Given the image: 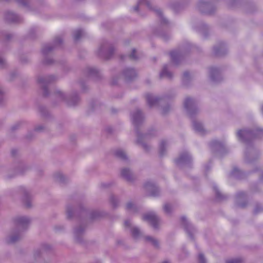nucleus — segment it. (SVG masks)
<instances>
[{
	"label": "nucleus",
	"mask_w": 263,
	"mask_h": 263,
	"mask_svg": "<svg viewBox=\"0 0 263 263\" xmlns=\"http://www.w3.org/2000/svg\"><path fill=\"white\" fill-rule=\"evenodd\" d=\"M30 222L28 217L24 216L16 217L14 220V228L6 238L8 243H14L22 237V232L25 231Z\"/></svg>",
	"instance_id": "nucleus-1"
},
{
	"label": "nucleus",
	"mask_w": 263,
	"mask_h": 263,
	"mask_svg": "<svg viewBox=\"0 0 263 263\" xmlns=\"http://www.w3.org/2000/svg\"><path fill=\"white\" fill-rule=\"evenodd\" d=\"M55 77L53 76H39L37 78V82L39 86L41 87L42 94L44 96H47L48 94L47 90L48 85L54 81Z\"/></svg>",
	"instance_id": "nucleus-2"
},
{
	"label": "nucleus",
	"mask_w": 263,
	"mask_h": 263,
	"mask_svg": "<svg viewBox=\"0 0 263 263\" xmlns=\"http://www.w3.org/2000/svg\"><path fill=\"white\" fill-rule=\"evenodd\" d=\"M143 219L149 222L155 228L157 227L159 222V218L154 212H149L144 214Z\"/></svg>",
	"instance_id": "nucleus-3"
},
{
	"label": "nucleus",
	"mask_w": 263,
	"mask_h": 263,
	"mask_svg": "<svg viewBox=\"0 0 263 263\" xmlns=\"http://www.w3.org/2000/svg\"><path fill=\"white\" fill-rule=\"evenodd\" d=\"M112 53V49L109 48L107 44L101 45L98 49V54L105 59H109Z\"/></svg>",
	"instance_id": "nucleus-4"
},
{
	"label": "nucleus",
	"mask_w": 263,
	"mask_h": 263,
	"mask_svg": "<svg viewBox=\"0 0 263 263\" xmlns=\"http://www.w3.org/2000/svg\"><path fill=\"white\" fill-rule=\"evenodd\" d=\"M124 226L130 230L133 237L135 239H138L143 236L142 232L137 227H132V223L128 220L124 222Z\"/></svg>",
	"instance_id": "nucleus-5"
},
{
	"label": "nucleus",
	"mask_w": 263,
	"mask_h": 263,
	"mask_svg": "<svg viewBox=\"0 0 263 263\" xmlns=\"http://www.w3.org/2000/svg\"><path fill=\"white\" fill-rule=\"evenodd\" d=\"M184 107L189 115H192L193 112L196 110L195 101L190 98H186L184 101Z\"/></svg>",
	"instance_id": "nucleus-6"
},
{
	"label": "nucleus",
	"mask_w": 263,
	"mask_h": 263,
	"mask_svg": "<svg viewBox=\"0 0 263 263\" xmlns=\"http://www.w3.org/2000/svg\"><path fill=\"white\" fill-rule=\"evenodd\" d=\"M144 189L151 195L156 196L159 192L158 188L152 182H148L144 184Z\"/></svg>",
	"instance_id": "nucleus-7"
},
{
	"label": "nucleus",
	"mask_w": 263,
	"mask_h": 263,
	"mask_svg": "<svg viewBox=\"0 0 263 263\" xmlns=\"http://www.w3.org/2000/svg\"><path fill=\"white\" fill-rule=\"evenodd\" d=\"M253 136V133L248 130H239L237 133V137L239 140L242 141H246L248 139H250L252 138Z\"/></svg>",
	"instance_id": "nucleus-8"
},
{
	"label": "nucleus",
	"mask_w": 263,
	"mask_h": 263,
	"mask_svg": "<svg viewBox=\"0 0 263 263\" xmlns=\"http://www.w3.org/2000/svg\"><path fill=\"white\" fill-rule=\"evenodd\" d=\"M143 115L139 110H136L132 115L133 123L135 125H137L141 123L143 120Z\"/></svg>",
	"instance_id": "nucleus-9"
},
{
	"label": "nucleus",
	"mask_w": 263,
	"mask_h": 263,
	"mask_svg": "<svg viewBox=\"0 0 263 263\" xmlns=\"http://www.w3.org/2000/svg\"><path fill=\"white\" fill-rule=\"evenodd\" d=\"M211 7L210 4L203 1H200L198 4L199 10L203 13H210Z\"/></svg>",
	"instance_id": "nucleus-10"
},
{
	"label": "nucleus",
	"mask_w": 263,
	"mask_h": 263,
	"mask_svg": "<svg viewBox=\"0 0 263 263\" xmlns=\"http://www.w3.org/2000/svg\"><path fill=\"white\" fill-rule=\"evenodd\" d=\"M191 159V158L190 156L187 153H185L181 155L176 161L177 164H181L189 162Z\"/></svg>",
	"instance_id": "nucleus-11"
},
{
	"label": "nucleus",
	"mask_w": 263,
	"mask_h": 263,
	"mask_svg": "<svg viewBox=\"0 0 263 263\" xmlns=\"http://www.w3.org/2000/svg\"><path fill=\"white\" fill-rule=\"evenodd\" d=\"M121 175L128 181H132L134 179L133 174L129 168H123L121 171Z\"/></svg>",
	"instance_id": "nucleus-12"
},
{
	"label": "nucleus",
	"mask_w": 263,
	"mask_h": 263,
	"mask_svg": "<svg viewBox=\"0 0 263 263\" xmlns=\"http://www.w3.org/2000/svg\"><path fill=\"white\" fill-rule=\"evenodd\" d=\"M143 239L146 242L152 245L155 248L159 247V241L154 237L151 236H145L143 237Z\"/></svg>",
	"instance_id": "nucleus-13"
},
{
	"label": "nucleus",
	"mask_w": 263,
	"mask_h": 263,
	"mask_svg": "<svg viewBox=\"0 0 263 263\" xmlns=\"http://www.w3.org/2000/svg\"><path fill=\"white\" fill-rule=\"evenodd\" d=\"M123 74L126 79L130 80L136 77V72L133 69L128 68L124 71Z\"/></svg>",
	"instance_id": "nucleus-14"
},
{
	"label": "nucleus",
	"mask_w": 263,
	"mask_h": 263,
	"mask_svg": "<svg viewBox=\"0 0 263 263\" xmlns=\"http://www.w3.org/2000/svg\"><path fill=\"white\" fill-rule=\"evenodd\" d=\"M181 220L183 222V224L185 226V229L189 234L190 235L191 237H192V232L193 230V228L192 226L190 224V223L187 221V219L185 217H182L181 218Z\"/></svg>",
	"instance_id": "nucleus-15"
},
{
	"label": "nucleus",
	"mask_w": 263,
	"mask_h": 263,
	"mask_svg": "<svg viewBox=\"0 0 263 263\" xmlns=\"http://www.w3.org/2000/svg\"><path fill=\"white\" fill-rule=\"evenodd\" d=\"M146 100L150 106H153L158 101V98L152 95L148 94L146 95Z\"/></svg>",
	"instance_id": "nucleus-16"
},
{
	"label": "nucleus",
	"mask_w": 263,
	"mask_h": 263,
	"mask_svg": "<svg viewBox=\"0 0 263 263\" xmlns=\"http://www.w3.org/2000/svg\"><path fill=\"white\" fill-rule=\"evenodd\" d=\"M23 192H24L23 201H24V204L27 208H30L31 206V201L30 200V197L29 196V193L25 189L23 190Z\"/></svg>",
	"instance_id": "nucleus-17"
},
{
	"label": "nucleus",
	"mask_w": 263,
	"mask_h": 263,
	"mask_svg": "<svg viewBox=\"0 0 263 263\" xmlns=\"http://www.w3.org/2000/svg\"><path fill=\"white\" fill-rule=\"evenodd\" d=\"M193 126L195 130L199 132V133L203 134L205 132V130L201 124V123L197 121L193 122Z\"/></svg>",
	"instance_id": "nucleus-18"
},
{
	"label": "nucleus",
	"mask_w": 263,
	"mask_h": 263,
	"mask_svg": "<svg viewBox=\"0 0 263 263\" xmlns=\"http://www.w3.org/2000/svg\"><path fill=\"white\" fill-rule=\"evenodd\" d=\"M210 76L213 81H217L216 77L219 79L220 78V74L216 68H212L210 70Z\"/></svg>",
	"instance_id": "nucleus-19"
},
{
	"label": "nucleus",
	"mask_w": 263,
	"mask_h": 263,
	"mask_svg": "<svg viewBox=\"0 0 263 263\" xmlns=\"http://www.w3.org/2000/svg\"><path fill=\"white\" fill-rule=\"evenodd\" d=\"M160 76L161 78H166L170 79L172 77V74L171 72L168 71L166 66H164L160 74Z\"/></svg>",
	"instance_id": "nucleus-20"
},
{
	"label": "nucleus",
	"mask_w": 263,
	"mask_h": 263,
	"mask_svg": "<svg viewBox=\"0 0 263 263\" xmlns=\"http://www.w3.org/2000/svg\"><path fill=\"white\" fill-rule=\"evenodd\" d=\"M170 54L172 60L175 63H176L177 60L180 59L182 57V55L177 51H172Z\"/></svg>",
	"instance_id": "nucleus-21"
},
{
	"label": "nucleus",
	"mask_w": 263,
	"mask_h": 263,
	"mask_svg": "<svg viewBox=\"0 0 263 263\" xmlns=\"http://www.w3.org/2000/svg\"><path fill=\"white\" fill-rule=\"evenodd\" d=\"M115 155L122 159H126V155L125 153L122 149H117L115 152Z\"/></svg>",
	"instance_id": "nucleus-22"
},
{
	"label": "nucleus",
	"mask_w": 263,
	"mask_h": 263,
	"mask_svg": "<svg viewBox=\"0 0 263 263\" xmlns=\"http://www.w3.org/2000/svg\"><path fill=\"white\" fill-rule=\"evenodd\" d=\"M146 5L147 7H149L150 3L147 0H141L139 2L138 5L134 8V10L135 11H138V8L139 6Z\"/></svg>",
	"instance_id": "nucleus-23"
},
{
	"label": "nucleus",
	"mask_w": 263,
	"mask_h": 263,
	"mask_svg": "<svg viewBox=\"0 0 263 263\" xmlns=\"http://www.w3.org/2000/svg\"><path fill=\"white\" fill-rule=\"evenodd\" d=\"M84 35V32L82 30H77L73 33L74 39L77 41L80 39Z\"/></svg>",
	"instance_id": "nucleus-24"
},
{
	"label": "nucleus",
	"mask_w": 263,
	"mask_h": 263,
	"mask_svg": "<svg viewBox=\"0 0 263 263\" xmlns=\"http://www.w3.org/2000/svg\"><path fill=\"white\" fill-rule=\"evenodd\" d=\"M155 12L157 15L159 17L161 23L166 24L167 23V21L163 16L162 13L160 10H156Z\"/></svg>",
	"instance_id": "nucleus-25"
},
{
	"label": "nucleus",
	"mask_w": 263,
	"mask_h": 263,
	"mask_svg": "<svg viewBox=\"0 0 263 263\" xmlns=\"http://www.w3.org/2000/svg\"><path fill=\"white\" fill-rule=\"evenodd\" d=\"M126 210L129 212H135L136 211V206L132 202H128L126 205Z\"/></svg>",
	"instance_id": "nucleus-26"
},
{
	"label": "nucleus",
	"mask_w": 263,
	"mask_h": 263,
	"mask_svg": "<svg viewBox=\"0 0 263 263\" xmlns=\"http://www.w3.org/2000/svg\"><path fill=\"white\" fill-rule=\"evenodd\" d=\"M166 145V142L164 141H162L160 144L159 153L160 155L164 154L165 150V146Z\"/></svg>",
	"instance_id": "nucleus-27"
},
{
	"label": "nucleus",
	"mask_w": 263,
	"mask_h": 263,
	"mask_svg": "<svg viewBox=\"0 0 263 263\" xmlns=\"http://www.w3.org/2000/svg\"><path fill=\"white\" fill-rule=\"evenodd\" d=\"M53 48L52 46L50 45H46L43 48L42 52L44 54H46L48 52L51 51Z\"/></svg>",
	"instance_id": "nucleus-28"
},
{
	"label": "nucleus",
	"mask_w": 263,
	"mask_h": 263,
	"mask_svg": "<svg viewBox=\"0 0 263 263\" xmlns=\"http://www.w3.org/2000/svg\"><path fill=\"white\" fill-rule=\"evenodd\" d=\"M84 228H82V227H80V228H77L75 229L74 230V235H75V237L77 238H78V236L79 235H81L83 233V231H84Z\"/></svg>",
	"instance_id": "nucleus-29"
},
{
	"label": "nucleus",
	"mask_w": 263,
	"mask_h": 263,
	"mask_svg": "<svg viewBox=\"0 0 263 263\" xmlns=\"http://www.w3.org/2000/svg\"><path fill=\"white\" fill-rule=\"evenodd\" d=\"M164 211L166 214H170L172 209V206L169 204H165L163 206Z\"/></svg>",
	"instance_id": "nucleus-30"
},
{
	"label": "nucleus",
	"mask_w": 263,
	"mask_h": 263,
	"mask_svg": "<svg viewBox=\"0 0 263 263\" xmlns=\"http://www.w3.org/2000/svg\"><path fill=\"white\" fill-rule=\"evenodd\" d=\"M57 97L60 100H65V95L61 91H57L56 92Z\"/></svg>",
	"instance_id": "nucleus-31"
},
{
	"label": "nucleus",
	"mask_w": 263,
	"mask_h": 263,
	"mask_svg": "<svg viewBox=\"0 0 263 263\" xmlns=\"http://www.w3.org/2000/svg\"><path fill=\"white\" fill-rule=\"evenodd\" d=\"M214 190L215 192V194L216 196V197L218 199H222L223 198L222 194L220 193V192L218 191L217 187L216 186L214 187Z\"/></svg>",
	"instance_id": "nucleus-32"
},
{
	"label": "nucleus",
	"mask_w": 263,
	"mask_h": 263,
	"mask_svg": "<svg viewBox=\"0 0 263 263\" xmlns=\"http://www.w3.org/2000/svg\"><path fill=\"white\" fill-rule=\"evenodd\" d=\"M199 263H206V259H205L202 254H199L198 255Z\"/></svg>",
	"instance_id": "nucleus-33"
},
{
	"label": "nucleus",
	"mask_w": 263,
	"mask_h": 263,
	"mask_svg": "<svg viewBox=\"0 0 263 263\" xmlns=\"http://www.w3.org/2000/svg\"><path fill=\"white\" fill-rule=\"evenodd\" d=\"M110 202L113 205V206H116L117 205L118 199L116 197L114 196H111L110 197Z\"/></svg>",
	"instance_id": "nucleus-34"
},
{
	"label": "nucleus",
	"mask_w": 263,
	"mask_h": 263,
	"mask_svg": "<svg viewBox=\"0 0 263 263\" xmlns=\"http://www.w3.org/2000/svg\"><path fill=\"white\" fill-rule=\"evenodd\" d=\"M97 70L92 68H90L88 69V73L90 76L95 75L97 73Z\"/></svg>",
	"instance_id": "nucleus-35"
},
{
	"label": "nucleus",
	"mask_w": 263,
	"mask_h": 263,
	"mask_svg": "<svg viewBox=\"0 0 263 263\" xmlns=\"http://www.w3.org/2000/svg\"><path fill=\"white\" fill-rule=\"evenodd\" d=\"M190 78V73L187 72H185L183 74V80L184 82H186Z\"/></svg>",
	"instance_id": "nucleus-36"
},
{
	"label": "nucleus",
	"mask_w": 263,
	"mask_h": 263,
	"mask_svg": "<svg viewBox=\"0 0 263 263\" xmlns=\"http://www.w3.org/2000/svg\"><path fill=\"white\" fill-rule=\"evenodd\" d=\"M240 260L239 259H232L227 261V263H240Z\"/></svg>",
	"instance_id": "nucleus-37"
},
{
	"label": "nucleus",
	"mask_w": 263,
	"mask_h": 263,
	"mask_svg": "<svg viewBox=\"0 0 263 263\" xmlns=\"http://www.w3.org/2000/svg\"><path fill=\"white\" fill-rule=\"evenodd\" d=\"M136 52V51L135 49L133 50L132 53L130 54V55L129 56L130 59H133V60L137 59V57L135 55Z\"/></svg>",
	"instance_id": "nucleus-38"
},
{
	"label": "nucleus",
	"mask_w": 263,
	"mask_h": 263,
	"mask_svg": "<svg viewBox=\"0 0 263 263\" xmlns=\"http://www.w3.org/2000/svg\"><path fill=\"white\" fill-rule=\"evenodd\" d=\"M55 44L57 45H60L62 42V39L60 37H57L55 39Z\"/></svg>",
	"instance_id": "nucleus-39"
},
{
	"label": "nucleus",
	"mask_w": 263,
	"mask_h": 263,
	"mask_svg": "<svg viewBox=\"0 0 263 263\" xmlns=\"http://www.w3.org/2000/svg\"><path fill=\"white\" fill-rule=\"evenodd\" d=\"M5 65V60L0 57V68H2Z\"/></svg>",
	"instance_id": "nucleus-40"
},
{
	"label": "nucleus",
	"mask_w": 263,
	"mask_h": 263,
	"mask_svg": "<svg viewBox=\"0 0 263 263\" xmlns=\"http://www.w3.org/2000/svg\"><path fill=\"white\" fill-rule=\"evenodd\" d=\"M170 107L163 108L162 111V114H166V113H167L168 112V111L170 110Z\"/></svg>",
	"instance_id": "nucleus-41"
},
{
	"label": "nucleus",
	"mask_w": 263,
	"mask_h": 263,
	"mask_svg": "<svg viewBox=\"0 0 263 263\" xmlns=\"http://www.w3.org/2000/svg\"><path fill=\"white\" fill-rule=\"evenodd\" d=\"M141 146L146 151L149 149V146L146 143H142Z\"/></svg>",
	"instance_id": "nucleus-42"
},
{
	"label": "nucleus",
	"mask_w": 263,
	"mask_h": 263,
	"mask_svg": "<svg viewBox=\"0 0 263 263\" xmlns=\"http://www.w3.org/2000/svg\"><path fill=\"white\" fill-rule=\"evenodd\" d=\"M44 128V126L42 125H39L35 127V130L36 131H41Z\"/></svg>",
	"instance_id": "nucleus-43"
},
{
	"label": "nucleus",
	"mask_w": 263,
	"mask_h": 263,
	"mask_svg": "<svg viewBox=\"0 0 263 263\" xmlns=\"http://www.w3.org/2000/svg\"><path fill=\"white\" fill-rule=\"evenodd\" d=\"M64 177L62 175H59V176L57 178V179L60 181V182H62L63 181V179Z\"/></svg>",
	"instance_id": "nucleus-44"
},
{
	"label": "nucleus",
	"mask_w": 263,
	"mask_h": 263,
	"mask_svg": "<svg viewBox=\"0 0 263 263\" xmlns=\"http://www.w3.org/2000/svg\"><path fill=\"white\" fill-rule=\"evenodd\" d=\"M69 105H76V102L73 103H72V102H69Z\"/></svg>",
	"instance_id": "nucleus-45"
},
{
	"label": "nucleus",
	"mask_w": 263,
	"mask_h": 263,
	"mask_svg": "<svg viewBox=\"0 0 263 263\" xmlns=\"http://www.w3.org/2000/svg\"><path fill=\"white\" fill-rule=\"evenodd\" d=\"M11 21H13V22H14V21H16V20L15 18H12Z\"/></svg>",
	"instance_id": "nucleus-46"
},
{
	"label": "nucleus",
	"mask_w": 263,
	"mask_h": 263,
	"mask_svg": "<svg viewBox=\"0 0 263 263\" xmlns=\"http://www.w3.org/2000/svg\"><path fill=\"white\" fill-rule=\"evenodd\" d=\"M67 212L68 213L69 216H71V215L70 214V213L68 210H67Z\"/></svg>",
	"instance_id": "nucleus-47"
},
{
	"label": "nucleus",
	"mask_w": 263,
	"mask_h": 263,
	"mask_svg": "<svg viewBox=\"0 0 263 263\" xmlns=\"http://www.w3.org/2000/svg\"><path fill=\"white\" fill-rule=\"evenodd\" d=\"M162 263H170V262H168L167 261H163Z\"/></svg>",
	"instance_id": "nucleus-48"
},
{
	"label": "nucleus",
	"mask_w": 263,
	"mask_h": 263,
	"mask_svg": "<svg viewBox=\"0 0 263 263\" xmlns=\"http://www.w3.org/2000/svg\"><path fill=\"white\" fill-rule=\"evenodd\" d=\"M261 111H262V112L263 113V105L261 107Z\"/></svg>",
	"instance_id": "nucleus-49"
},
{
	"label": "nucleus",
	"mask_w": 263,
	"mask_h": 263,
	"mask_svg": "<svg viewBox=\"0 0 263 263\" xmlns=\"http://www.w3.org/2000/svg\"><path fill=\"white\" fill-rule=\"evenodd\" d=\"M9 15L10 16V15H13V13H11V14H9Z\"/></svg>",
	"instance_id": "nucleus-50"
},
{
	"label": "nucleus",
	"mask_w": 263,
	"mask_h": 263,
	"mask_svg": "<svg viewBox=\"0 0 263 263\" xmlns=\"http://www.w3.org/2000/svg\"><path fill=\"white\" fill-rule=\"evenodd\" d=\"M76 102H78V98H76Z\"/></svg>",
	"instance_id": "nucleus-51"
},
{
	"label": "nucleus",
	"mask_w": 263,
	"mask_h": 263,
	"mask_svg": "<svg viewBox=\"0 0 263 263\" xmlns=\"http://www.w3.org/2000/svg\"><path fill=\"white\" fill-rule=\"evenodd\" d=\"M7 19L10 20V18L9 17V16H8Z\"/></svg>",
	"instance_id": "nucleus-52"
},
{
	"label": "nucleus",
	"mask_w": 263,
	"mask_h": 263,
	"mask_svg": "<svg viewBox=\"0 0 263 263\" xmlns=\"http://www.w3.org/2000/svg\"><path fill=\"white\" fill-rule=\"evenodd\" d=\"M217 143V142H216L215 143H214V145H216Z\"/></svg>",
	"instance_id": "nucleus-53"
}]
</instances>
